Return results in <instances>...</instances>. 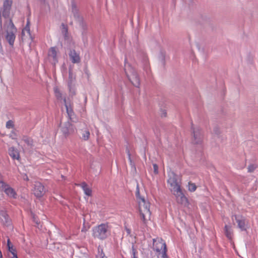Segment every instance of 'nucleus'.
I'll return each mask as SVG.
<instances>
[{
	"label": "nucleus",
	"instance_id": "7c9ffc66",
	"mask_svg": "<svg viewBox=\"0 0 258 258\" xmlns=\"http://www.w3.org/2000/svg\"><path fill=\"white\" fill-rule=\"evenodd\" d=\"M14 126L13 122L12 120H9L6 123V127L8 128H12Z\"/></svg>",
	"mask_w": 258,
	"mask_h": 258
},
{
	"label": "nucleus",
	"instance_id": "e433bc0d",
	"mask_svg": "<svg viewBox=\"0 0 258 258\" xmlns=\"http://www.w3.org/2000/svg\"><path fill=\"white\" fill-rule=\"evenodd\" d=\"M125 230L127 233V234H131V231L130 229L127 228H125Z\"/></svg>",
	"mask_w": 258,
	"mask_h": 258
},
{
	"label": "nucleus",
	"instance_id": "f3484780",
	"mask_svg": "<svg viewBox=\"0 0 258 258\" xmlns=\"http://www.w3.org/2000/svg\"><path fill=\"white\" fill-rule=\"evenodd\" d=\"M66 107L70 120L73 122H76L78 121V119L74 114L72 108L71 107H69L67 104H66Z\"/></svg>",
	"mask_w": 258,
	"mask_h": 258
},
{
	"label": "nucleus",
	"instance_id": "2f4dec72",
	"mask_svg": "<svg viewBox=\"0 0 258 258\" xmlns=\"http://www.w3.org/2000/svg\"><path fill=\"white\" fill-rule=\"evenodd\" d=\"M55 95L57 99H60L61 97V94L57 89L55 90Z\"/></svg>",
	"mask_w": 258,
	"mask_h": 258
},
{
	"label": "nucleus",
	"instance_id": "72a5a7b5",
	"mask_svg": "<svg viewBox=\"0 0 258 258\" xmlns=\"http://www.w3.org/2000/svg\"><path fill=\"white\" fill-rule=\"evenodd\" d=\"M132 252H133V258H137V257L136 256V253L137 252V251H136V248H135V246L134 244L132 245Z\"/></svg>",
	"mask_w": 258,
	"mask_h": 258
},
{
	"label": "nucleus",
	"instance_id": "bb28decb",
	"mask_svg": "<svg viewBox=\"0 0 258 258\" xmlns=\"http://www.w3.org/2000/svg\"><path fill=\"white\" fill-rule=\"evenodd\" d=\"M7 183L4 181V176L0 173V189L4 187V186L6 185Z\"/></svg>",
	"mask_w": 258,
	"mask_h": 258
},
{
	"label": "nucleus",
	"instance_id": "a211bd4d",
	"mask_svg": "<svg viewBox=\"0 0 258 258\" xmlns=\"http://www.w3.org/2000/svg\"><path fill=\"white\" fill-rule=\"evenodd\" d=\"M70 57L73 63H79L80 61L79 55L75 50H71L70 53Z\"/></svg>",
	"mask_w": 258,
	"mask_h": 258
},
{
	"label": "nucleus",
	"instance_id": "58836bf2",
	"mask_svg": "<svg viewBox=\"0 0 258 258\" xmlns=\"http://www.w3.org/2000/svg\"><path fill=\"white\" fill-rule=\"evenodd\" d=\"M33 220H34V221L35 222H36V224H38L37 220H36V219H35V218L34 217H33Z\"/></svg>",
	"mask_w": 258,
	"mask_h": 258
},
{
	"label": "nucleus",
	"instance_id": "a878e982",
	"mask_svg": "<svg viewBox=\"0 0 258 258\" xmlns=\"http://www.w3.org/2000/svg\"><path fill=\"white\" fill-rule=\"evenodd\" d=\"M27 33L29 36H30V29L29 26L28 25V22L27 23V24L25 28L22 30V36H24L25 33Z\"/></svg>",
	"mask_w": 258,
	"mask_h": 258
},
{
	"label": "nucleus",
	"instance_id": "f8f14e48",
	"mask_svg": "<svg viewBox=\"0 0 258 258\" xmlns=\"http://www.w3.org/2000/svg\"><path fill=\"white\" fill-rule=\"evenodd\" d=\"M234 217L238 224V228H240L241 231L246 230V221L245 219L242 216H239L236 215H234L232 217V219H233Z\"/></svg>",
	"mask_w": 258,
	"mask_h": 258
},
{
	"label": "nucleus",
	"instance_id": "7ed1b4c3",
	"mask_svg": "<svg viewBox=\"0 0 258 258\" xmlns=\"http://www.w3.org/2000/svg\"><path fill=\"white\" fill-rule=\"evenodd\" d=\"M110 234V227L108 224H101L94 228L93 235L101 240L106 239Z\"/></svg>",
	"mask_w": 258,
	"mask_h": 258
},
{
	"label": "nucleus",
	"instance_id": "dca6fc26",
	"mask_svg": "<svg viewBox=\"0 0 258 258\" xmlns=\"http://www.w3.org/2000/svg\"><path fill=\"white\" fill-rule=\"evenodd\" d=\"M9 155L13 159L19 160L20 158L19 151L15 148L12 147L8 150Z\"/></svg>",
	"mask_w": 258,
	"mask_h": 258
},
{
	"label": "nucleus",
	"instance_id": "9b49d317",
	"mask_svg": "<svg viewBox=\"0 0 258 258\" xmlns=\"http://www.w3.org/2000/svg\"><path fill=\"white\" fill-rule=\"evenodd\" d=\"M34 194L37 197L43 196L45 193L44 186L39 182H35L33 190Z\"/></svg>",
	"mask_w": 258,
	"mask_h": 258
},
{
	"label": "nucleus",
	"instance_id": "6e6552de",
	"mask_svg": "<svg viewBox=\"0 0 258 258\" xmlns=\"http://www.w3.org/2000/svg\"><path fill=\"white\" fill-rule=\"evenodd\" d=\"M72 12L74 15V17L79 24L80 26L83 29L86 30L87 28L86 24L84 21L83 18L80 16L78 10L74 3L72 5Z\"/></svg>",
	"mask_w": 258,
	"mask_h": 258
},
{
	"label": "nucleus",
	"instance_id": "ea45409f",
	"mask_svg": "<svg viewBox=\"0 0 258 258\" xmlns=\"http://www.w3.org/2000/svg\"><path fill=\"white\" fill-rule=\"evenodd\" d=\"M87 229H86L85 228H83L82 229V231H84V232H86L87 231Z\"/></svg>",
	"mask_w": 258,
	"mask_h": 258
},
{
	"label": "nucleus",
	"instance_id": "f257e3e1",
	"mask_svg": "<svg viewBox=\"0 0 258 258\" xmlns=\"http://www.w3.org/2000/svg\"><path fill=\"white\" fill-rule=\"evenodd\" d=\"M12 4V0H5L3 4V7L0 9V32L3 29V17L5 19L4 29L6 32V39L11 46H13L17 29L10 18Z\"/></svg>",
	"mask_w": 258,
	"mask_h": 258
},
{
	"label": "nucleus",
	"instance_id": "1a4fd4ad",
	"mask_svg": "<svg viewBox=\"0 0 258 258\" xmlns=\"http://www.w3.org/2000/svg\"><path fill=\"white\" fill-rule=\"evenodd\" d=\"M191 129L193 134L192 143L194 144H201L203 140V135L201 129L199 127L195 128L192 125Z\"/></svg>",
	"mask_w": 258,
	"mask_h": 258
},
{
	"label": "nucleus",
	"instance_id": "0eeeda50",
	"mask_svg": "<svg viewBox=\"0 0 258 258\" xmlns=\"http://www.w3.org/2000/svg\"><path fill=\"white\" fill-rule=\"evenodd\" d=\"M61 131L63 136L67 137L74 134L76 131V128L69 121H68L62 123Z\"/></svg>",
	"mask_w": 258,
	"mask_h": 258
},
{
	"label": "nucleus",
	"instance_id": "c85d7f7f",
	"mask_svg": "<svg viewBox=\"0 0 258 258\" xmlns=\"http://www.w3.org/2000/svg\"><path fill=\"white\" fill-rule=\"evenodd\" d=\"M96 258H107L103 253V250L102 249H100L98 248V253L96 255Z\"/></svg>",
	"mask_w": 258,
	"mask_h": 258
},
{
	"label": "nucleus",
	"instance_id": "b1692460",
	"mask_svg": "<svg viewBox=\"0 0 258 258\" xmlns=\"http://www.w3.org/2000/svg\"><path fill=\"white\" fill-rule=\"evenodd\" d=\"M68 27L67 25H64V24H61V33L64 37V38L67 37V34H68Z\"/></svg>",
	"mask_w": 258,
	"mask_h": 258
},
{
	"label": "nucleus",
	"instance_id": "c9c22d12",
	"mask_svg": "<svg viewBox=\"0 0 258 258\" xmlns=\"http://www.w3.org/2000/svg\"><path fill=\"white\" fill-rule=\"evenodd\" d=\"M153 168H154V172L155 174H157L158 173V167L157 164H153Z\"/></svg>",
	"mask_w": 258,
	"mask_h": 258
},
{
	"label": "nucleus",
	"instance_id": "ddd939ff",
	"mask_svg": "<svg viewBox=\"0 0 258 258\" xmlns=\"http://www.w3.org/2000/svg\"><path fill=\"white\" fill-rule=\"evenodd\" d=\"M0 190L4 191L6 194L10 198H13L14 199L16 198L17 194L15 191L7 183L6 185L4 186V187H2Z\"/></svg>",
	"mask_w": 258,
	"mask_h": 258
},
{
	"label": "nucleus",
	"instance_id": "9d476101",
	"mask_svg": "<svg viewBox=\"0 0 258 258\" xmlns=\"http://www.w3.org/2000/svg\"><path fill=\"white\" fill-rule=\"evenodd\" d=\"M173 194L175 196L176 201L178 204L183 205L184 206L187 205V199L184 195L183 193L181 190V189L176 192H174V193H173Z\"/></svg>",
	"mask_w": 258,
	"mask_h": 258
},
{
	"label": "nucleus",
	"instance_id": "2eb2a0df",
	"mask_svg": "<svg viewBox=\"0 0 258 258\" xmlns=\"http://www.w3.org/2000/svg\"><path fill=\"white\" fill-rule=\"evenodd\" d=\"M0 219L3 225L8 226L10 224L9 216L5 210H0Z\"/></svg>",
	"mask_w": 258,
	"mask_h": 258
},
{
	"label": "nucleus",
	"instance_id": "5701e85b",
	"mask_svg": "<svg viewBox=\"0 0 258 258\" xmlns=\"http://www.w3.org/2000/svg\"><path fill=\"white\" fill-rule=\"evenodd\" d=\"M22 140L26 143L27 145L30 147V148H32L33 147V141L32 139L27 137H23Z\"/></svg>",
	"mask_w": 258,
	"mask_h": 258
},
{
	"label": "nucleus",
	"instance_id": "4be33fe9",
	"mask_svg": "<svg viewBox=\"0 0 258 258\" xmlns=\"http://www.w3.org/2000/svg\"><path fill=\"white\" fill-rule=\"evenodd\" d=\"M7 245L8 247L9 250L12 253L13 255V257H16L17 254L16 253V250L13 247V245L11 244L10 240L9 239H8L7 241Z\"/></svg>",
	"mask_w": 258,
	"mask_h": 258
},
{
	"label": "nucleus",
	"instance_id": "c756f323",
	"mask_svg": "<svg viewBox=\"0 0 258 258\" xmlns=\"http://www.w3.org/2000/svg\"><path fill=\"white\" fill-rule=\"evenodd\" d=\"M257 166L255 164H250L248 167V171L249 172H252L256 168Z\"/></svg>",
	"mask_w": 258,
	"mask_h": 258
},
{
	"label": "nucleus",
	"instance_id": "cd10ccee",
	"mask_svg": "<svg viewBox=\"0 0 258 258\" xmlns=\"http://www.w3.org/2000/svg\"><path fill=\"white\" fill-rule=\"evenodd\" d=\"M90 137V132L88 131H85L82 135V139L85 140L87 141L89 139Z\"/></svg>",
	"mask_w": 258,
	"mask_h": 258
},
{
	"label": "nucleus",
	"instance_id": "79ce46f5",
	"mask_svg": "<svg viewBox=\"0 0 258 258\" xmlns=\"http://www.w3.org/2000/svg\"><path fill=\"white\" fill-rule=\"evenodd\" d=\"M162 116H166V112H164Z\"/></svg>",
	"mask_w": 258,
	"mask_h": 258
},
{
	"label": "nucleus",
	"instance_id": "39448f33",
	"mask_svg": "<svg viewBox=\"0 0 258 258\" xmlns=\"http://www.w3.org/2000/svg\"><path fill=\"white\" fill-rule=\"evenodd\" d=\"M124 72L126 77L133 85L136 87H139L140 85V78L135 69L130 64H125Z\"/></svg>",
	"mask_w": 258,
	"mask_h": 258
},
{
	"label": "nucleus",
	"instance_id": "f704fd0d",
	"mask_svg": "<svg viewBox=\"0 0 258 258\" xmlns=\"http://www.w3.org/2000/svg\"><path fill=\"white\" fill-rule=\"evenodd\" d=\"M213 133L216 135H219L220 133V129L217 127H215L213 130Z\"/></svg>",
	"mask_w": 258,
	"mask_h": 258
},
{
	"label": "nucleus",
	"instance_id": "473e14b6",
	"mask_svg": "<svg viewBox=\"0 0 258 258\" xmlns=\"http://www.w3.org/2000/svg\"><path fill=\"white\" fill-rule=\"evenodd\" d=\"M136 197L137 198L138 201L140 200V198H143V197H141L140 196L139 189V188H138V186H137V190H136Z\"/></svg>",
	"mask_w": 258,
	"mask_h": 258
},
{
	"label": "nucleus",
	"instance_id": "f03ea898",
	"mask_svg": "<svg viewBox=\"0 0 258 258\" xmlns=\"http://www.w3.org/2000/svg\"><path fill=\"white\" fill-rule=\"evenodd\" d=\"M140 216L144 225L151 219V212L150 210V203L145 198H140L138 201Z\"/></svg>",
	"mask_w": 258,
	"mask_h": 258
},
{
	"label": "nucleus",
	"instance_id": "4468645a",
	"mask_svg": "<svg viewBox=\"0 0 258 258\" xmlns=\"http://www.w3.org/2000/svg\"><path fill=\"white\" fill-rule=\"evenodd\" d=\"M57 51L55 47H51L48 51V56L49 61L53 64H55L57 61Z\"/></svg>",
	"mask_w": 258,
	"mask_h": 258
},
{
	"label": "nucleus",
	"instance_id": "412c9836",
	"mask_svg": "<svg viewBox=\"0 0 258 258\" xmlns=\"http://www.w3.org/2000/svg\"><path fill=\"white\" fill-rule=\"evenodd\" d=\"M225 234L226 236V237L229 239H232V231L231 229V227L228 225L225 226Z\"/></svg>",
	"mask_w": 258,
	"mask_h": 258
},
{
	"label": "nucleus",
	"instance_id": "423d86ee",
	"mask_svg": "<svg viewBox=\"0 0 258 258\" xmlns=\"http://www.w3.org/2000/svg\"><path fill=\"white\" fill-rule=\"evenodd\" d=\"M169 178L167 182L170 185V189L172 193L181 189L180 185L177 182V176L174 172H171L169 174Z\"/></svg>",
	"mask_w": 258,
	"mask_h": 258
},
{
	"label": "nucleus",
	"instance_id": "4c0bfd02",
	"mask_svg": "<svg viewBox=\"0 0 258 258\" xmlns=\"http://www.w3.org/2000/svg\"><path fill=\"white\" fill-rule=\"evenodd\" d=\"M24 179L25 180H28V177L27 176V175L26 174H25L24 176Z\"/></svg>",
	"mask_w": 258,
	"mask_h": 258
},
{
	"label": "nucleus",
	"instance_id": "aec40b11",
	"mask_svg": "<svg viewBox=\"0 0 258 258\" xmlns=\"http://www.w3.org/2000/svg\"><path fill=\"white\" fill-rule=\"evenodd\" d=\"M75 76L74 75L72 71L70 70L68 80V86L70 88V91L71 90L72 85L75 81Z\"/></svg>",
	"mask_w": 258,
	"mask_h": 258
},
{
	"label": "nucleus",
	"instance_id": "a19ab883",
	"mask_svg": "<svg viewBox=\"0 0 258 258\" xmlns=\"http://www.w3.org/2000/svg\"><path fill=\"white\" fill-rule=\"evenodd\" d=\"M128 156L129 159L131 161V154H130L129 152H128Z\"/></svg>",
	"mask_w": 258,
	"mask_h": 258
},
{
	"label": "nucleus",
	"instance_id": "20e7f679",
	"mask_svg": "<svg viewBox=\"0 0 258 258\" xmlns=\"http://www.w3.org/2000/svg\"><path fill=\"white\" fill-rule=\"evenodd\" d=\"M153 249L156 251L158 258H167L166 245L162 239H153Z\"/></svg>",
	"mask_w": 258,
	"mask_h": 258
},
{
	"label": "nucleus",
	"instance_id": "6ab92c4d",
	"mask_svg": "<svg viewBox=\"0 0 258 258\" xmlns=\"http://www.w3.org/2000/svg\"><path fill=\"white\" fill-rule=\"evenodd\" d=\"M78 185H80L83 188L85 194L87 196H91L92 195V190L88 187L86 183L83 182L82 183L78 184Z\"/></svg>",
	"mask_w": 258,
	"mask_h": 258
},
{
	"label": "nucleus",
	"instance_id": "393cba45",
	"mask_svg": "<svg viewBox=\"0 0 258 258\" xmlns=\"http://www.w3.org/2000/svg\"><path fill=\"white\" fill-rule=\"evenodd\" d=\"M188 188L189 191L193 192L196 190L197 186L195 183L189 182H188Z\"/></svg>",
	"mask_w": 258,
	"mask_h": 258
},
{
	"label": "nucleus",
	"instance_id": "37998d69",
	"mask_svg": "<svg viewBox=\"0 0 258 258\" xmlns=\"http://www.w3.org/2000/svg\"><path fill=\"white\" fill-rule=\"evenodd\" d=\"M13 258H18V257H17V256H16V257H13Z\"/></svg>",
	"mask_w": 258,
	"mask_h": 258
}]
</instances>
